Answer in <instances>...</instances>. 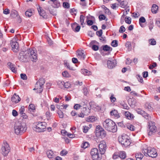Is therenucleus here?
<instances>
[{"label":"nucleus","instance_id":"37","mask_svg":"<svg viewBox=\"0 0 160 160\" xmlns=\"http://www.w3.org/2000/svg\"><path fill=\"white\" fill-rule=\"evenodd\" d=\"M85 18L82 15H81L80 17V21L81 22V25L83 26L85 23H84V20Z\"/></svg>","mask_w":160,"mask_h":160},{"label":"nucleus","instance_id":"58","mask_svg":"<svg viewBox=\"0 0 160 160\" xmlns=\"http://www.w3.org/2000/svg\"><path fill=\"white\" fill-rule=\"evenodd\" d=\"M137 78L140 82L142 83L143 82L142 78L141 76H140V75H138Z\"/></svg>","mask_w":160,"mask_h":160},{"label":"nucleus","instance_id":"25","mask_svg":"<svg viewBox=\"0 0 160 160\" xmlns=\"http://www.w3.org/2000/svg\"><path fill=\"white\" fill-rule=\"evenodd\" d=\"M158 8V7L156 4H153L151 8V11L153 13H157Z\"/></svg>","mask_w":160,"mask_h":160},{"label":"nucleus","instance_id":"28","mask_svg":"<svg viewBox=\"0 0 160 160\" xmlns=\"http://www.w3.org/2000/svg\"><path fill=\"white\" fill-rule=\"evenodd\" d=\"M47 154L48 157L49 158H52L53 156L54 153L52 151L48 150L47 151Z\"/></svg>","mask_w":160,"mask_h":160},{"label":"nucleus","instance_id":"3","mask_svg":"<svg viewBox=\"0 0 160 160\" xmlns=\"http://www.w3.org/2000/svg\"><path fill=\"white\" fill-rule=\"evenodd\" d=\"M142 152L146 156H148L152 158H156L158 155L156 149L154 148L148 147L147 145H143Z\"/></svg>","mask_w":160,"mask_h":160},{"label":"nucleus","instance_id":"7","mask_svg":"<svg viewBox=\"0 0 160 160\" xmlns=\"http://www.w3.org/2000/svg\"><path fill=\"white\" fill-rule=\"evenodd\" d=\"M10 148L6 141H4L1 148V153L4 156H6L9 152Z\"/></svg>","mask_w":160,"mask_h":160},{"label":"nucleus","instance_id":"44","mask_svg":"<svg viewBox=\"0 0 160 160\" xmlns=\"http://www.w3.org/2000/svg\"><path fill=\"white\" fill-rule=\"evenodd\" d=\"M83 104H84V102H82V103H81L80 104H76L74 107V108L75 109H76V110H78V109H79L80 107H82V105Z\"/></svg>","mask_w":160,"mask_h":160},{"label":"nucleus","instance_id":"39","mask_svg":"<svg viewBox=\"0 0 160 160\" xmlns=\"http://www.w3.org/2000/svg\"><path fill=\"white\" fill-rule=\"evenodd\" d=\"M125 46L128 51H130L131 49V44L130 42L129 41L127 42L126 43Z\"/></svg>","mask_w":160,"mask_h":160},{"label":"nucleus","instance_id":"20","mask_svg":"<svg viewBox=\"0 0 160 160\" xmlns=\"http://www.w3.org/2000/svg\"><path fill=\"white\" fill-rule=\"evenodd\" d=\"M111 115L116 118H118L120 117L119 113L117 110L114 109L110 112Z\"/></svg>","mask_w":160,"mask_h":160},{"label":"nucleus","instance_id":"23","mask_svg":"<svg viewBox=\"0 0 160 160\" xmlns=\"http://www.w3.org/2000/svg\"><path fill=\"white\" fill-rule=\"evenodd\" d=\"M135 157L136 160H142L143 157V155L141 153L138 152L135 154Z\"/></svg>","mask_w":160,"mask_h":160},{"label":"nucleus","instance_id":"42","mask_svg":"<svg viewBox=\"0 0 160 160\" xmlns=\"http://www.w3.org/2000/svg\"><path fill=\"white\" fill-rule=\"evenodd\" d=\"M125 22L129 24H131V18L129 17H126L125 19Z\"/></svg>","mask_w":160,"mask_h":160},{"label":"nucleus","instance_id":"40","mask_svg":"<svg viewBox=\"0 0 160 160\" xmlns=\"http://www.w3.org/2000/svg\"><path fill=\"white\" fill-rule=\"evenodd\" d=\"M127 127L128 129L131 131H134L135 129V127L132 125L128 124L127 126Z\"/></svg>","mask_w":160,"mask_h":160},{"label":"nucleus","instance_id":"55","mask_svg":"<svg viewBox=\"0 0 160 160\" xmlns=\"http://www.w3.org/2000/svg\"><path fill=\"white\" fill-rule=\"evenodd\" d=\"M92 107L93 108L96 109V110H99L101 109L100 107L96 105V104H93L92 105Z\"/></svg>","mask_w":160,"mask_h":160},{"label":"nucleus","instance_id":"52","mask_svg":"<svg viewBox=\"0 0 160 160\" xmlns=\"http://www.w3.org/2000/svg\"><path fill=\"white\" fill-rule=\"evenodd\" d=\"M28 108L29 110H31L32 111L35 110V107L34 104H30L28 106Z\"/></svg>","mask_w":160,"mask_h":160},{"label":"nucleus","instance_id":"4","mask_svg":"<svg viewBox=\"0 0 160 160\" xmlns=\"http://www.w3.org/2000/svg\"><path fill=\"white\" fill-rule=\"evenodd\" d=\"M15 133L17 135L21 134L25 132L27 129L26 124L23 122H17L14 126Z\"/></svg>","mask_w":160,"mask_h":160},{"label":"nucleus","instance_id":"17","mask_svg":"<svg viewBox=\"0 0 160 160\" xmlns=\"http://www.w3.org/2000/svg\"><path fill=\"white\" fill-rule=\"evenodd\" d=\"M7 65L12 71L14 73H16L17 71V68H16L15 65L10 62H8L7 63Z\"/></svg>","mask_w":160,"mask_h":160},{"label":"nucleus","instance_id":"31","mask_svg":"<svg viewBox=\"0 0 160 160\" xmlns=\"http://www.w3.org/2000/svg\"><path fill=\"white\" fill-rule=\"evenodd\" d=\"M58 85L59 87L61 88H63L64 84H65V82L59 80L57 82Z\"/></svg>","mask_w":160,"mask_h":160},{"label":"nucleus","instance_id":"21","mask_svg":"<svg viewBox=\"0 0 160 160\" xmlns=\"http://www.w3.org/2000/svg\"><path fill=\"white\" fill-rule=\"evenodd\" d=\"M71 27L73 30L75 32H78L80 28V26L76 23H73Z\"/></svg>","mask_w":160,"mask_h":160},{"label":"nucleus","instance_id":"11","mask_svg":"<svg viewBox=\"0 0 160 160\" xmlns=\"http://www.w3.org/2000/svg\"><path fill=\"white\" fill-rule=\"evenodd\" d=\"M99 152L101 154H103L106 151L107 148L106 142L104 140L100 141L98 145Z\"/></svg>","mask_w":160,"mask_h":160},{"label":"nucleus","instance_id":"62","mask_svg":"<svg viewBox=\"0 0 160 160\" xmlns=\"http://www.w3.org/2000/svg\"><path fill=\"white\" fill-rule=\"evenodd\" d=\"M87 22V25L89 26L92 25L93 23V21L91 20H88Z\"/></svg>","mask_w":160,"mask_h":160},{"label":"nucleus","instance_id":"45","mask_svg":"<svg viewBox=\"0 0 160 160\" xmlns=\"http://www.w3.org/2000/svg\"><path fill=\"white\" fill-rule=\"evenodd\" d=\"M111 45L114 47H115L118 46V41L117 40H113L111 43Z\"/></svg>","mask_w":160,"mask_h":160},{"label":"nucleus","instance_id":"64","mask_svg":"<svg viewBox=\"0 0 160 160\" xmlns=\"http://www.w3.org/2000/svg\"><path fill=\"white\" fill-rule=\"evenodd\" d=\"M106 17L103 14L100 15L99 16V18L101 20H105V19Z\"/></svg>","mask_w":160,"mask_h":160},{"label":"nucleus","instance_id":"56","mask_svg":"<svg viewBox=\"0 0 160 160\" xmlns=\"http://www.w3.org/2000/svg\"><path fill=\"white\" fill-rule=\"evenodd\" d=\"M157 66V64L156 62L153 63V64H150L149 66V68L150 69H152L153 68L156 67Z\"/></svg>","mask_w":160,"mask_h":160},{"label":"nucleus","instance_id":"54","mask_svg":"<svg viewBox=\"0 0 160 160\" xmlns=\"http://www.w3.org/2000/svg\"><path fill=\"white\" fill-rule=\"evenodd\" d=\"M70 84L68 82H65V84H64L63 88H68L70 86Z\"/></svg>","mask_w":160,"mask_h":160},{"label":"nucleus","instance_id":"41","mask_svg":"<svg viewBox=\"0 0 160 160\" xmlns=\"http://www.w3.org/2000/svg\"><path fill=\"white\" fill-rule=\"evenodd\" d=\"M62 76L66 78H69L71 77L70 75L67 71H64L62 72Z\"/></svg>","mask_w":160,"mask_h":160},{"label":"nucleus","instance_id":"15","mask_svg":"<svg viewBox=\"0 0 160 160\" xmlns=\"http://www.w3.org/2000/svg\"><path fill=\"white\" fill-rule=\"evenodd\" d=\"M117 64L116 61L115 60L112 61L108 60L107 61V64L109 68L112 69Z\"/></svg>","mask_w":160,"mask_h":160},{"label":"nucleus","instance_id":"63","mask_svg":"<svg viewBox=\"0 0 160 160\" xmlns=\"http://www.w3.org/2000/svg\"><path fill=\"white\" fill-rule=\"evenodd\" d=\"M63 6L65 8H68L69 7V4L68 2H63Z\"/></svg>","mask_w":160,"mask_h":160},{"label":"nucleus","instance_id":"13","mask_svg":"<svg viewBox=\"0 0 160 160\" xmlns=\"http://www.w3.org/2000/svg\"><path fill=\"white\" fill-rule=\"evenodd\" d=\"M82 111L85 115H88L90 112V110L91 108V106L90 104H87L84 102V104L82 105Z\"/></svg>","mask_w":160,"mask_h":160},{"label":"nucleus","instance_id":"12","mask_svg":"<svg viewBox=\"0 0 160 160\" xmlns=\"http://www.w3.org/2000/svg\"><path fill=\"white\" fill-rule=\"evenodd\" d=\"M17 38L14 37L11 41L10 45L11 46L12 50L14 52H17L19 49L18 43L17 42Z\"/></svg>","mask_w":160,"mask_h":160},{"label":"nucleus","instance_id":"32","mask_svg":"<svg viewBox=\"0 0 160 160\" xmlns=\"http://www.w3.org/2000/svg\"><path fill=\"white\" fill-rule=\"evenodd\" d=\"M145 108L148 109L149 111H152L153 109V108L151 106V104L149 103H146L145 105Z\"/></svg>","mask_w":160,"mask_h":160},{"label":"nucleus","instance_id":"49","mask_svg":"<svg viewBox=\"0 0 160 160\" xmlns=\"http://www.w3.org/2000/svg\"><path fill=\"white\" fill-rule=\"evenodd\" d=\"M83 72L85 75H89L91 74V72L88 71L87 69H84L83 70Z\"/></svg>","mask_w":160,"mask_h":160},{"label":"nucleus","instance_id":"22","mask_svg":"<svg viewBox=\"0 0 160 160\" xmlns=\"http://www.w3.org/2000/svg\"><path fill=\"white\" fill-rule=\"evenodd\" d=\"M124 115L127 119L129 120L132 119L134 117L132 114L128 111H126L125 112Z\"/></svg>","mask_w":160,"mask_h":160},{"label":"nucleus","instance_id":"46","mask_svg":"<svg viewBox=\"0 0 160 160\" xmlns=\"http://www.w3.org/2000/svg\"><path fill=\"white\" fill-rule=\"evenodd\" d=\"M89 129V127L86 126H84L83 127L82 130L84 133H86L88 132Z\"/></svg>","mask_w":160,"mask_h":160},{"label":"nucleus","instance_id":"5","mask_svg":"<svg viewBox=\"0 0 160 160\" xmlns=\"http://www.w3.org/2000/svg\"><path fill=\"white\" fill-rule=\"evenodd\" d=\"M118 141L121 143L122 147H127L129 146L131 143V141L129 137L126 134H123L118 137Z\"/></svg>","mask_w":160,"mask_h":160},{"label":"nucleus","instance_id":"26","mask_svg":"<svg viewBox=\"0 0 160 160\" xmlns=\"http://www.w3.org/2000/svg\"><path fill=\"white\" fill-rule=\"evenodd\" d=\"M146 22V19L145 18L143 17L140 18L139 19V23L142 27H144V25L142 23H144Z\"/></svg>","mask_w":160,"mask_h":160},{"label":"nucleus","instance_id":"38","mask_svg":"<svg viewBox=\"0 0 160 160\" xmlns=\"http://www.w3.org/2000/svg\"><path fill=\"white\" fill-rule=\"evenodd\" d=\"M89 145V144L88 142H83L81 145V147L85 149L88 148Z\"/></svg>","mask_w":160,"mask_h":160},{"label":"nucleus","instance_id":"18","mask_svg":"<svg viewBox=\"0 0 160 160\" xmlns=\"http://www.w3.org/2000/svg\"><path fill=\"white\" fill-rule=\"evenodd\" d=\"M77 57L82 60H84L85 57V55L84 53L82 51L79 50L78 51L76 52Z\"/></svg>","mask_w":160,"mask_h":160},{"label":"nucleus","instance_id":"24","mask_svg":"<svg viewBox=\"0 0 160 160\" xmlns=\"http://www.w3.org/2000/svg\"><path fill=\"white\" fill-rule=\"evenodd\" d=\"M142 114L141 115L148 120H151V117L147 113L145 112L144 111H142Z\"/></svg>","mask_w":160,"mask_h":160},{"label":"nucleus","instance_id":"53","mask_svg":"<svg viewBox=\"0 0 160 160\" xmlns=\"http://www.w3.org/2000/svg\"><path fill=\"white\" fill-rule=\"evenodd\" d=\"M127 2L124 1L120 3V5L122 7L125 8L127 6Z\"/></svg>","mask_w":160,"mask_h":160},{"label":"nucleus","instance_id":"6","mask_svg":"<svg viewBox=\"0 0 160 160\" xmlns=\"http://www.w3.org/2000/svg\"><path fill=\"white\" fill-rule=\"evenodd\" d=\"M45 82L44 79L43 78L39 79L36 83L35 88L33 89L36 90L38 93L41 92L43 90V85Z\"/></svg>","mask_w":160,"mask_h":160},{"label":"nucleus","instance_id":"9","mask_svg":"<svg viewBox=\"0 0 160 160\" xmlns=\"http://www.w3.org/2000/svg\"><path fill=\"white\" fill-rule=\"evenodd\" d=\"M45 123L39 122L34 127V130L38 132H42L45 131L46 127Z\"/></svg>","mask_w":160,"mask_h":160},{"label":"nucleus","instance_id":"10","mask_svg":"<svg viewBox=\"0 0 160 160\" xmlns=\"http://www.w3.org/2000/svg\"><path fill=\"white\" fill-rule=\"evenodd\" d=\"M95 132L97 135L100 137L102 138L105 137L106 135V131L100 125H98L96 126Z\"/></svg>","mask_w":160,"mask_h":160},{"label":"nucleus","instance_id":"1","mask_svg":"<svg viewBox=\"0 0 160 160\" xmlns=\"http://www.w3.org/2000/svg\"><path fill=\"white\" fill-rule=\"evenodd\" d=\"M28 58H30L33 62H36L37 59L36 53L32 49H29L26 53H23L22 56H21L20 58V59L22 62H25L27 61V59Z\"/></svg>","mask_w":160,"mask_h":160},{"label":"nucleus","instance_id":"29","mask_svg":"<svg viewBox=\"0 0 160 160\" xmlns=\"http://www.w3.org/2000/svg\"><path fill=\"white\" fill-rule=\"evenodd\" d=\"M103 50L105 51H112V48L106 45L103 47Z\"/></svg>","mask_w":160,"mask_h":160},{"label":"nucleus","instance_id":"16","mask_svg":"<svg viewBox=\"0 0 160 160\" xmlns=\"http://www.w3.org/2000/svg\"><path fill=\"white\" fill-rule=\"evenodd\" d=\"M11 99L13 103H18L20 101L21 98L18 95L15 93L12 97Z\"/></svg>","mask_w":160,"mask_h":160},{"label":"nucleus","instance_id":"48","mask_svg":"<svg viewBox=\"0 0 160 160\" xmlns=\"http://www.w3.org/2000/svg\"><path fill=\"white\" fill-rule=\"evenodd\" d=\"M21 78L23 80H26L27 79V77L24 73H21L20 74Z\"/></svg>","mask_w":160,"mask_h":160},{"label":"nucleus","instance_id":"2","mask_svg":"<svg viewBox=\"0 0 160 160\" xmlns=\"http://www.w3.org/2000/svg\"><path fill=\"white\" fill-rule=\"evenodd\" d=\"M103 127L110 132H115L117 131V126L115 123L110 119H108L102 122Z\"/></svg>","mask_w":160,"mask_h":160},{"label":"nucleus","instance_id":"33","mask_svg":"<svg viewBox=\"0 0 160 160\" xmlns=\"http://www.w3.org/2000/svg\"><path fill=\"white\" fill-rule=\"evenodd\" d=\"M50 1L52 2L54 4L53 6L54 7L57 8L60 6L59 3L58 2L57 0H50Z\"/></svg>","mask_w":160,"mask_h":160},{"label":"nucleus","instance_id":"59","mask_svg":"<svg viewBox=\"0 0 160 160\" xmlns=\"http://www.w3.org/2000/svg\"><path fill=\"white\" fill-rule=\"evenodd\" d=\"M85 114L83 112H82V111H81V112L79 114H78V116H77L75 117V118H76L78 117H81V118H84V117Z\"/></svg>","mask_w":160,"mask_h":160},{"label":"nucleus","instance_id":"34","mask_svg":"<svg viewBox=\"0 0 160 160\" xmlns=\"http://www.w3.org/2000/svg\"><path fill=\"white\" fill-rule=\"evenodd\" d=\"M11 15L13 18H15L18 16V13L16 10H13L11 11Z\"/></svg>","mask_w":160,"mask_h":160},{"label":"nucleus","instance_id":"8","mask_svg":"<svg viewBox=\"0 0 160 160\" xmlns=\"http://www.w3.org/2000/svg\"><path fill=\"white\" fill-rule=\"evenodd\" d=\"M90 154L93 160H101V156L99 154L98 149L94 148L91 149Z\"/></svg>","mask_w":160,"mask_h":160},{"label":"nucleus","instance_id":"50","mask_svg":"<svg viewBox=\"0 0 160 160\" xmlns=\"http://www.w3.org/2000/svg\"><path fill=\"white\" fill-rule=\"evenodd\" d=\"M125 28L123 26H122L120 28L119 31L120 33H123L125 31Z\"/></svg>","mask_w":160,"mask_h":160},{"label":"nucleus","instance_id":"51","mask_svg":"<svg viewBox=\"0 0 160 160\" xmlns=\"http://www.w3.org/2000/svg\"><path fill=\"white\" fill-rule=\"evenodd\" d=\"M102 34V29L98 31H97L96 32V34L97 36L99 37H101Z\"/></svg>","mask_w":160,"mask_h":160},{"label":"nucleus","instance_id":"27","mask_svg":"<svg viewBox=\"0 0 160 160\" xmlns=\"http://www.w3.org/2000/svg\"><path fill=\"white\" fill-rule=\"evenodd\" d=\"M97 119L96 117L94 116H90L87 119V121L88 122H93Z\"/></svg>","mask_w":160,"mask_h":160},{"label":"nucleus","instance_id":"57","mask_svg":"<svg viewBox=\"0 0 160 160\" xmlns=\"http://www.w3.org/2000/svg\"><path fill=\"white\" fill-rule=\"evenodd\" d=\"M12 114L14 117H16L18 115V112L15 110H13L12 111Z\"/></svg>","mask_w":160,"mask_h":160},{"label":"nucleus","instance_id":"47","mask_svg":"<svg viewBox=\"0 0 160 160\" xmlns=\"http://www.w3.org/2000/svg\"><path fill=\"white\" fill-rule=\"evenodd\" d=\"M59 117L60 118H63L64 117L63 112L61 110H58L57 112Z\"/></svg>","mask_w":160,"mask_h":160},{"label":"nucleus","instance_id":"35","mask_svg":"<svg viewBox=\"0 0 160 160\" xmlns=\"http://www.w3.org/2000/svg\"><path fill=\"white\" fill-rule=\"evenodd\" d=\"M121 107L124 109H128L129 108L126 103L124 102L120 103Z\"/></svg>","mask_w":160,"mask_h":160},{"label":"nucleus","instance_id":"19","mask_svg":"<svg viewBox=\"0 0 160 160\" xmlns=\"http://www.w3.org/2000/svg\"><path fill=\"white\" fill-rule=\"evenodd\" d=\"M38 11L39 14V15L42 16L44 18H47V15L45 11L43 10H42V8L40 7H39L38 8Z\"/></svg>","mask_w":160,"mask_h":160},{"label":"nucleus","instance_id":"61","mask_svg":"<svg viewBox=\"0 0 160 160\" xmlns=\"http://www.w3.org/2000/svg\"><path fill=\"white\" fill-rule=\"evenodd\" d=\"M25 109L24 106L22 107L19 109L20 114H21L24 113Z\"/></svg>","mask_w":160,"mask_h":160},{"label":"nucleus","instance_id":"36","mask_svg":"<svg viewBox=\"0 0 160 160\" xmlns=\"http://www.w3.org/2000/svg\"><path fill=\"white\" fill-rule=\"evenodd\" d=\"M25 14L26 16L30 17L32 15V12L31 10H28L26 12Z\"/></svg>","mask_w":160,"mask_h":160},{"label":"nucleus","instance_id":"30","mask_svg":"<svg viewBox=\"0 0 160 160\" xmlns=\"http://www.w3.org/2000/svg\"><path fill=\"white\" fill-rule=\"evenodd\" d=\"M119 157L122 159H124L126 157V153L124 151H121L119 153Z\"/></svg>","mask_w":160,"mask_h":160},{"label":"nucleus","instance_id":"43","mask_svg":"<svg viewBox=\"0 0 160 160\" xmlns=\"http://www.w3.org/2000/svg\"><path fill=\"white\" fill-rule=\"evenodd\" d=\"M110 101L112 103H113L116 100V98L114 96V95L113 94H112L110 97Z\"/></svg>","mask_w":160,"mask_h":160},{"label":"nucleus","instance_id":"60","mask_svg":"<svg viewBox=\"0 0 160 160\" xmlns=\"http://www.w3.org/2000/svg\"><path fill=\"white\" fill-rule=\"evenodd\" d=\"M153 23L152 21H151L150 22V23L149 24V29L150 30V31H151V30L153 28Z\"/></svg>","mask_w":160,"mask_h":160},{"label":"nucleus","instance_id":"14","mask_svg":"<svg viewBox=\"0 0 160 160\" xmlns=\"http://www.w3.org/2000/svg\"><path fill=\"white\" fill-rule=\"evenodd\" d=\"M148 127L149 131L148 132V135H151L152 133L155 132H156V127L155 125L154 122L150 121L148 122Z\"/></svg>","mask_w":160,"mask_h":160}]
</instances>
